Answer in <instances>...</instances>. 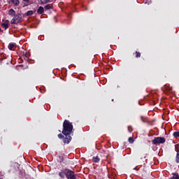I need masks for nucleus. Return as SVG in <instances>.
<instances>
[{"label": "nucleus", "mask_w": 179, "mask_h": 179, "mask_svg": "<svg viewBox=\"0 0 179 179\" xmlns=\"http://www.w3.org/2000/svg\"><path fill=\"white\" fill-rule=\"evenodd\" d=\"M100 156L102 158V160H107V159H108V156H110L108 150H103V152L100 153Z\"/></svg>", "instance_id": "nucleus-6"}, {"label": "nucleus", "mask_w": 179, "mask_h": 179, "mask_svg": "<svg viewBox=\"0 0 179 179\" xmlns=\"http://www.w3.org/2000/svg\"><path fill=\"white\" fill-rule=\"evenodd\" d=\"M127 128H128V131H129V134H131V132H132V131H134V129H132V127H130V126H129Z\"/></svg>", "instance_id": "nucleus-24"}, {"label": "nucleus", "mask_w": 179, "mask_h": 179, "mask_svg": "<svg viewBox=\"0 0 179 179\" xmlns=\"http://www.w3.org/2000/svg\"><path fill=\"white\" fill-rule=\"evenodd\" d=\"M38 15H43L44 13V7L39 6L37 10Z\"/></svg>", "instance_id": "nucleus-8"}, {"label": "nucleus", "mask_w": 179, "mask_h": 179, "mask_svg": "<svg viewBox=\"0 0 179 179\" xmlns=\"http://www.w3.org/2000/svg\"><path fill=\"white\" fill-rule=\"evenodd\" d=\"M22 55L24 56V59H26V61L29 60V57H30V53L26 52H22Z\"/></svg>", "instance_id": "nucleus-10"}, {"label": "nucleus", "mask_w": 179, "mask_h": 179, "mask_svg": "<svg viewBox=\"0 0 179 179\" xmlns=\"http://www.w3.org/2000/svg\"><path fill=\"white\" fill-rule=\"evenodd\" d=\"M173 136H174V138H179V131L173 132Z\"/></svg>", "instance_id": "nucleus-20"}, {"label": "nucleus", "mask_w": 179, "mask_h": 179, "mask_svg": "<svg viewBox=\"0 0 179 179\" xmlns=\"http://www.w3.org/2000/svg\"><path fill=\"white\" fill-rule=\"evenodd\" d=\"M141 120H142L143 122H145V120H143V116H141Z\"/></svg>", "instance_id": "nucleus-25"}, {"label": "nucleus", "mask_w": 179, "mask_h": 179, "mask_svg": "<svg viewBox=\"0 0 179 179\" xmlns=\"http://www.w3.org/2000/svg\"><path fill=\"white\" fill-rule=\"evenodd\" d=\"M22 19L23 17L22 16V14H15L13 18L11 20V24H18V23H21Z\"/></svg>", "instance_id": "nucleus-2"}, {"label": "nucleus", "mask_w": 179, "mask_h": 179, "mask_svg": "<svg viewBox=\"0 0 179 179\" xmlns=\"http://www.w3.org/2000/svg\"><path fill=\"white\" fill-rule=\"evenodd\" d=\"M175 150L177 152L176 162V163H179V143L175 145Z\"/></svg>", "instance_id": "nucleus-7"}, {"label": "nucleus", "mask_w": 179, "mask_h": 179, "mask_svg": "<svg viewBox=\"0 0 179 179\" xmlns=\"http://www.w3.org/2000/svg\"><path fill=\"white\" fill-rule=\"evenodd\" d=\"M59 139H63L64 143H69L72 141V137L71 136H64L62 134L57 135Z\"/></svg>", "instance_id": "nucleus-4"}, {"label": "nucleus", "mask_w": 179, "mask_h": 179, "mask_svg": "<svg viewBox=\"0 0 179 179\" xmlns=\"http://www.w3.org/2000/svg\"><path fill=\"white\" fill-rule=\"evenodd\" d=\"M92 162L94 163H99V162H100V158L99 157V156H94L92 157Z\"/></svg>", "instance_id": "nucleus-11"}, {"label": "nucleus", "mask_w": 179, "mask_h": 179, "mask_svg": "<svg viewBox=\"0 0 179 179\" xmlns=\"http://www.w3.org/2000/svg\"><path fill=\"white\" fill-rule=\"evenodd\" d=\"M0 33H1V28H0Z\"/></svg>", "instance_id": "nucleus-28"}, {"label": "nucleus", "mask_w": 179, "mask_h": 179, "mask_svg": "<svg viewBox=\"0 0 179 179\" xmlns=\"http://www.w3.org/2000/svg\"><path fill=\"white\" fill-rule=\"evenodd\" d=\"M57 160L58 163H62V162H64V157L61 156V155H59L57 157Z\"/></svg>", "instance_id": "nucleus-15"}, {"label": "nucleus", "mask_w": 179, "mask_h": 179, "mask_svg": "<svg viewBox=\"0 0 179 179\" xmlns=\"http://www.w3.org/2000/svg\"><path fill=\"white\" fill-rule=\"evenodd\" d=\"M59 132H61V130H59Z\"/></svg>", "instance_id": "nucleus-27"}, {"label": "nucleus", "mask_w": 179, "mask_h": 179, "mask_svg": "<svg viewBox=\"0 0 179 179\" xmlns=\"http://www.w3.org/2000/svg\"><path fill=\"white\" fill-rule=\"evenodd\" d=\"M1 27H3V29H5V30H6L7 29L9 28V24L8 23V22H5L1 24Z\"/></svg>", "instance_id": "nucleus-12"}, {"label": "nucleus", "mask_w": 179, "mask_h": 179, "mask_svg": "<svg viewBox=\"0 0 179 179\" xmlns=\"http://www.w3.org/2000/svg\"><path fill=\"white\" fill-rule=\"evenodd\" d=\"M66 178L67 179H76V176H75L73 171L67 170L66 172Z\"/></svg>", "instance_id": "nucleus-5"}, {"label": "nucleus", "mask_w": 179, "mask_h": 179, "mask_svg": "<svg viewBox=\"0 0 179 179\" xmlns=\"http://www.w3.org/2000/svg\"><path fill=\"white\" fill-rule=\"evenodd\" d=\"M34 13L33 10H29L26 13L27 16H32V15Z\"/></svg>", "instance_id": "nucleus-19"}, {"label": "nucleus", "mask_w": 179, "mask_h": 179, "mask_svg": "<svg viewBox=\"0 0 179 179\" xmlns=\"http://www.w3.org/2000/svg\"><path fill=\"white\" fill-rule=\"evenodd\" d=\"M24 2H29V0H22Z\"/></svg>", "instance_id": "nucleus-26"}, {"label": "nucleus", "mask_w": 179, "mask_h": 179, "mask_svg": "<svg viewBox=\"0 0 179 179\" xmlns=\"http://www.w3.org/2000/svg\"><path fill=\"white\" fill-rule=\"evenodd\" d=\"M135 55H136V58H141V52L136 51Z\"/></svg>", "instance_id": "nucleus-21"}, {"label": "nucleus", "mask_w": 179, "mask_h": 179, "mask_svg": "<svg viewBox=\"0 0 179 179\" xmlns=\"http://www.w3.org/2000/svg\"><path fill=\"white\" fill-rule=\"evenodd\" d=\"M8 15L9 16H11L13 17V16H15L16 15V11H15L13 8H11L8 10Z\"/></svg>", "instance_id": "nucleus-9"}, {"label": "nucleus", "mask_w": 179, "mask_h": 179, "mask_svg": "<svg viewBox=\"0 0 179 179\" xmlns=\"http://www.w3.org/2000/svg\"><path fill=\"white\" fill-rule=\"evenodd\" d=\"M166 143V138L164 137H155L152 141V145H160Z\"/></svg>", "instance_id": "nucleus-3"}, {"label": "nucleus", "mask_w": 179, "mask_h": 179, "mask_svg": "<svg viewBox=\"0 0 179 179\" xmlns=\"http://www.w3.org/2000/svg\"><path fill=\"white\" fill-rule=\"evenodd\" d=\"M59 177H61L62 178L64 179V178H65V176H66V172L62 171L59 173Z\"/></svg>", "instance_id": "nucleus-14"}, {"label": "nucleus", "mask_w": 179, "mask_h": 179, "mask_svg": "<svg viewBox=\"0 0 179 179\" xmlns=\"http://www.w3.org/2000/svg\"><path fill=\"white\" fill-rule=\"evenodd\" d=\"M73 129V125L69 120H65L63 123V130L62 134L66 136H71L72 131Z\"/></svg>", "instance_id": "nucleus-1"}, {"label": "nucleus", "mask_w": 179, "mask_h": 179, "mask_svg": "<svg viewBox=\"0 0 179 179\" xmlns=\"http://www.w3.org/2000/svg\"><path fill=\"white\" fill-rule=\"evenodd\" d=\"M41 3H48L51 0H40Z\"/></svg>", "instance_id": "nucleus-23"}, {"label": "nucleus", "mask_w": 179, "mask_h": 179, "mask_svg": "<svg viewBox=\"0 0 179 179\" xmlns=\"http://www.w3.org/2000/svg\"><path fill=\"white\" fill-rule=\"evenodd\" d=\"M51 8H52V6H51V4H47L46 6H45L44 9L45 10H50Z\"/></svg>", "instance_id": "nucleus-18"}, {"label": "nucleus", "mask_w": 179, "mask_h": 179, "mask_svg": "<svg viewBox=\"0 0 179 179\" xmlns=\"http://www.w3.org/2000/svg\"><path fill=\"white\" fill-rule=\"evenodd\" d=\"M173 176H172L170 179H179V175L177 173H172Z\"/></svg>", "instance_id": "nucleus-16"}, {"label": "nucleus", "mask_w": 179, "mask_h": 179, "mask_svg": "<svg viewBox=\"0 0 179 179\" xmlns=\"http://www.w3.org/2000/svg\"><path fill=\"white\" fill-rule=\"evenodd\" d=\"M134 142H135V140H134V138L129 137V143H134Z\"/></svg>", "instance_id": "nucleus-22"}, {"label": "nucleus", "mask_w": 179, "mask_h": 179, "mask_svg": "<svg viewBox=\"0 0 179 179\" xmlns=\"http://www.w3.org/2000/svg\"><path fill=\"white\" fill-rule=\"evenodd\" d=\"M16 48V46L13 43H10L8 45V49L11 51H14V50Z\"/></svg>", "instance_id": "nucleus-13"}, {"label": "nucleus", "mask_w": 179, "mask_h": 179, "mask_svg": "<svg viewBox=\"0 0 179 179\" xmlns=\"http://www.w3.org/2000/svg\"><path fill=\"white\" fill-rule=\"evenodd\" d=\"M11 2L15 5V6H17L20 2L19 0H11Z\"/></svg>", "instance_id": "nucleus-17"}]
</instances>
